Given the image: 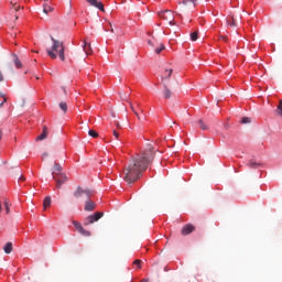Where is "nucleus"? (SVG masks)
Instances as JSON below:
<instances>
[{
	"label": "nucleus",
	"instance_id": "obj_33",
	"mask_svg": "<svg viewBox=\"0 0 282 282\" xmlns=\"http://www.w3.org/2000/svg\"><path fill=\"white\" fill-rule=\"evenodd\" d=\"M112 133H113V137L116 138V140H118V138H120V133H118V131L113 130Z\"/></svg>",
	"mask_w": 282,
	"mask_h": 282
},
{
	"label": "nucleus",
	"instance_id": "obj_7",
	"mask_svg": "<svg viewBox=\"0 0 282 282\" xmlns=\"http://www.w3.org/2000/svg\"><path fill=\"white\" fill-rule=\"evenodd\" d=\"M73 226H75L76 230L79 235H83V237H91V232L86 230L80 223L73 220Z\"/></svg>",
	"mask_w": 282,
	"mask_h": 282
},
{
	"label": "nucleus",
	"instance_id": "obj_26",
	"mask_svg": "<svg viewBox=\"0 0 282 282\" xmlns=\"http://www.w3.org/2000/svg\"><path fill=\"white\" fill-rule=\"evenodd\" d=\"M11 6L13 8V10H15V12H19V10L21 9V7L19 4H17V2L11 0Z\"/></svg>",
	"mask_w": 282,
	"mask_h": 282
},
{
	"label": "nucleus",
	"instance_id": "obj_43",
	"mask_svg": "<svg viewBox=\"0 0 282 282\" xmlns=\"http://www.w3.org/2000/svg\"><path fill=\"white\" fill-rule=\"evenodd\" d=\"M0 98H6V96L1 91H0Z\"/></svg>",
	"mask_w": 282,
	"mask_h": 282
},
{
	"label": "nucleus",
	"instance_id": "obj_2",
	"mask_svg": "<svg viewBox=\"0 0 282 282\" xmlns=\"http://www.w3.org/2000/svg\"><path fill=\"white\" fill-rule=\"evenodd\" d=\"M52 45L51 48L46 50L47 56L53 61L59 58V61H65V43L61 40L51 36Z\"/></svg>",
	"mask_w": 282,
	"mask_h": 282
},
{
	"label": "nucleus",
	"instance_id": "obj_9",
	"mask_svg": "<svg viewBox=\"0 0 282 282\" xmlns=\"http://www.w3.org/2000/svg\"><path fill=\"white\" fill-rule=\"evenodd\" d=\"M89 6H93V8H97L101 12H105V4L102 2H98V0H86Z\"/></svg>",
	"mask_w": 282,
	"mask_h": 282
},
{
	"label": "nucleus",
	"instance_id": "obj_15",
	"mask_svg": "<svg viewBox=\"0 0 282 282\" xmlns=\"http://www.w3.org/2000/svg\"><path fill=\"white\" fill-rule=\"evenodd\" d=\"M247 166H249V169H259V166H261V163H258V162L254 161V160H250V161L247 163Z\"/></svg>",
	"mask_w": 282,
	"mask_h": 282
},
{
	"label": "nucleus",
	"instance_id": "obj_48",
	"mask_svg": "<svg viewBox=\"0 0 282 282\" xmlns=\"http://www.w3.org/2000/svg\"><path fill=\"white\" fill-rule=\"evenodd\" d=\"M110 31L113 32V29H111Z\"/></svg>",
	"mask_w": 282,
	"mask_h": 282
},
{
	"label": "nucleus",
	"instance_id": "obj_21",
	"mask_svg": "<svg viewBox=\"0 0 282 282\" xmlns=\"http://www.w3.org/2000/svg\"><path fill=\"white\" fill-rule=\"evenodd\" d=\"M52 7H50L48 4H44L43 7V12L44 14H50V12H52Z\"/></svg>",
	"mask_w": 282,
	"mask_h": 282
},
{
	"label": "nucleus",
	"instance_id": "obj_3",
	"mask_svg": "<svg viewBox=\"0 0 282 282\" xmlns=\"http://www.w3.org/2000/svg\"><path fill=\"white\" fill-rule=\"evenodd\" d=\"M102 217H105V213L96 212L95 214L88 216L85 219L84 226H90V224H96V221H99L100 219H102Z\"/></svg>",
	"mask_w": 282,
	"mask_h": 282
},
{
	"label": "nucleus",
	"instance_id": "obj_23",
	"mask_svg": "<svg viewBox=\"0 0 282 282\" xmlns=\"http://www.w3.org/2000/svg\"><path fill=\"white\" fill-rule=\"evenodd\" d=\"M199 127L203 131H206L208 129V126H206V123H204V120H198Z\"/></svg>",
	"mask_w": 282,
	"mask_h": 282
},
{
	"label": "nucleus",
	"instance_id": "obj_40",
	"mask_svg": "<svg viewBox=\"0 0 282 282\" xmlns=\"http://www.w3.org/2000/svg\"><path fill=\"white\" fill-rule=\"evenodd\" d=\"M48 155H50V154H48L47 152H44L43 155H42V158L45 159V158H47Z\"/></svg>",
	"mask_w": 282,
	"mask_h": 282
},
{
	"label": "nucleus",
	"instance_id": "obj_24",
	"mask_svg": "<svg viewBox=\"0 0 282 282\" xmlns=\"http://www.w3.org/2000/svg\"><path fill=\"white\" fill-rule=\"evenodd\" d=\"M59 109H62V111H64V113H67V104L62 101L59 104Z\"/></svg>",
	"mask_w": 282,
	"mask_h": 282
},
{
	"label": "nucleus",
	"instance_id": "obj_41",
	"mask_svg": "<svg viewBox=\"0 0 282 282\" xmlns=\"http://www.w3.org/2000/svg\"><path fill=\"white\" fill-rule=\"evenodd\" d=\"M8 99H3V101L0 104V107H3V102H7Z\"/></svg>",
	"mask_w": 282,
	"mask_h": 282
},
{
	"label": "nucleus",
	"instance_id": "obj_28",
	"mask_svg": "<svg viewBox=\"0 0 282 282\" xmlns=\"http://www.w3.org/2000/svg\"><path fill=\"white\" fill-rule=\"evenodd\" d=\"M197 39H198V32L197 31L191 33V41H197Z\"/></svg>",
	"mask_w": 282,
	"mask_h": 282
},
{
	"label": "nucleus",
	"instance_id": "obj_30",
	"mask_svg": "<svg viewBox=\"0 0 282 282\" xmlns=\"http://www.w3.org/2000/svg\"><path fill=\"white\" fill-rule=\"evenodd\" d=\"M131 110L133 111V113L137 116L138 120H142V118H140V115L138 113V110H135L133 108V105L130 104Z\"/></svg>",
	"mask_w": 282,
	"mask_h": 282
},
{
	"label": "nucleus",
	"instance_id": "obj_34",
	"mask_svg": "<svg viewBox=\"0 0 282 282\" xmlns=\"http://www.w3.org/2000/svg\"><path fill=\"white\" fill-rule=\"evenodd\" d=\"M18 182H25V176L20 175V177H19Z\"/></svg>",
	"mask_w": 282,
	"mask_h": 282
},
{
	"label": "nucleus",
	"instance_id": "obj_10",
	"mask_svg": "<svg viewBox=\"0 0 282 282\" xmlns=\"http://www.w3.org/2000/svg\"><path fill=\"white\" fill-rule=\"evenodd\" d=\"M173 74V68H165L161 78L163 83H166V80H169L171 78Z\"/></svg>",
	"mask_w": 282,
	"mask_h": 282
},
{
	"label": "nucleus",
	"instance_id": "obj_1",
	"mask_svg": "<svg viewBox=\"0 0 282 282\" xmlns=\"http://www.w3.org/2000/svg\"><path fill=\"white\" fill-rule=\"evenodd\" d=\"M153 147L149 145L141 154L130 160L127 167L123 169V180L128 184H133L140 180V176L147 169H149V163L153 162Z\"/></svg>",
	"mask_w": 282,
	"mask_h": 282
},
{
	"label": "nucleus",
	"instance_id": "obj_32",
	"mask_svg": "<svg viewBox=\"0 0 282 282\" xmlns=\"http://www.w3.org/2000/svg\"><path fill=\"white\" fill-rule=\"evenodd\" d=\"M134 265H138V268H140V265H142V260H134Z\"/></svg>",
	"mask_w": 282,
	"mask_h": 282
},
{
	"label": "nucleus",
	"instance_id": "obj_31",
	"mask_svg": "<svg viewBox=\"0 0 282 282\" xmlns=\"http://www.w3.org/2000/svg\"><path fill=\"white\" fill-rule=\"evenodd\" d=\"M276 113H278V116H281V118H282V107L281 106L276 107Z\"/></svg>",
	"mask_w": 282,
	"mask_h": 282
},
{
	"label": "nucleus",
	"instance_id": "obj_6",
	"mask_svg": "<svg viewBox=\"0 0 282 282\" xmlns=\"http://www.w3.org/2000/svg\"><path fill=\"white\" fill-rule=\"evenodd\" d=\"M53 180L56 182V188H61L67 182V175L65 173H57L53 175Z\"/></svg>",
	"mask_w": 282,
	"mask_h": 282
},
{
	"label": "nucleus",
	"instance_id": "obj_39",
	"mask_svg": "<svg viewBox=\"0 0 282 282\" xmlns=\"http://www.w3.org/2000/svg\"><path fill=\"white\" fill-rule=\"evenodd\" d=\"M0 83H3V74L0 72Z\"/></svg>",
	"mask_w": 282,
	"mask_h": 282
},
{
	"label": "nucleus",
	"instance_id": "obj_47",
	"mask_svg": "<svg viewBox=\"0 0 282 282\" xmlns=\"http://www.w3.org/2000/svg\"><path fill=\"white\" fill-rule=\"evenodd\" d=\"M64 89V94H67V90H65V88H63Z\"/></svg>",
	"mask_w": 282,
	"mask_h": 282
},
{
	"label": "nucleus",
	"instance_id": "obj_36",
	"mask_svg": "<svg viewBox=\"0 0 282 282\" xmlns=\"http://www.w3.org/2000/svg\"><path fill=\"white\" fill-rule=\"evenodd\" d=\"M121 98H122V100H127V93H123V94L121 95Z\"/></svg>",
	"mask_w": 282,
	"mask_h": 282
},
{
	"label": "nucleus",
	"instance_id": "obj_8",
	"mask_svg": "<svg viewBox=\"0 0 282 282\" xmlns=\"http://www.w3.org/2000/svg\"><path fill=\"white\" fill-rule=\"evenodd\" d=\"M191 232H195V226H193L192 224H187V225L183 226V228L181 230V234L183 235V237L191 235Z\"/></svg>",
	"mask_w": 282,
	"mask_h": 282
},
{
	"label": "nucleus",
	"instance_id": "obj_35",
	"mask_svg": "<svg viewBox=\"0 0 282 282\" xmlns=\"http://www.w3.org/2000/svg\"><path fill=\"white\" fill-rule=\"evenodd\" d=\"M220 41H228V37L224 36V35H220Z\"/></svg>",
	"mask_w": 282,
	"mask_h": 282
},
{
	"label": "nucleus",
	"instance_id": "obj_29",
	"mask_svg": "<svg viewBox=\"0 0 282 282\" xmlns=\"http://www.w3.org/2000/svg\"><path fill=\"white\" fill-rule=\"evenodd\" d=\"M88 135H90V138H98V132H96L95 130H89Z\"/></svg>",
	"mask_w": 282,
	"mask_h": 282
},
{
	"label": "nucleus",
	"instance_id": "obj_27",
	"mask_svg": "<svg viewBox=\"0 0 282 282\" xmlns=\"http://www.w3.org/2000/svg\"><path fill=\"white\" fill-rule=\"evenodd\" d=\"M4 208H6L7 215H10V202L9 200L4 202Z\"/></svg>",
	"mask_w": 282,
	"mask_h": 282
},
{
	"label": "nucleus",
	"instance_id": "obj_38",
	"mask_svg": "<svg viewBox=\"0 0 282 282\" xmlns=\"http://www.w3.org/2000/svg\"><path fill=\"white\" fill-rule=\"evenodd\" d=\"M148 44L151 45L152 47H154L155 45L153 44V41H148Z\"/></svg>",
	"mask_w": 282,
	"mask_h": 282
},
{
	"label": "nucleus",
	"instance_id": "obj_5",
	"mask_svg": "<svg viewBox=\"0 0 282 282\" xmlns=\"http://www.w3.org/2000/svg\"><path fill=\"white\" fill-rule=\"evenodd\" d=\"M160 18L163 19V21H167L170 25H173L175 21V15L173 14V11H162L160 13Z\"/></svg>",
	"mask_w": 282,
	"mask_h": 282
},
{
	"label": "nucleus",
	"instance_id": "obj_18",
	"mask_svg": "<svg viewBox=\"0 0 282 282\" xmlns=\"http://www.w3.org/2000/svg\"><path fill=\"white\" fill-rule=\"evenodd\" d=\"M13 62H14V65L18 69H21V67H23V64L21 63V61L19 59V56L17 55H13Z\"/></svg>",
	"mask_w": 282,
	"mask_h": 282
},
{
	"label": "nucleus",
	"instance_id": "obj_16",
	"mask_svg": "<svg viewBox=\"0 0 282 282\" xmlns=\"http://www.w3.org/2000/svg\"><path fill=\"white\" fill-rule=\"evenodd\" d=\"M3 250L6 254H10L13 250L12 242H7L6 246L3 247Z\"/></svg>",
	"mask_w": 282,
	"mask_h": 282
},
{
	"label": "nucleus",
	"instance_id": "obj_46",
	"mask_svg": "<svg viewBox=\"0 0 282 282\" xmlns=\"http://www.w3.org/2000/svg\"><path fill=\"white\" fill-rule=\"evenodd\" d=\"M141 282H149V280H142Z\"/></svg>",
	"mask_w": 282,
	"mask_h": 282
},
{
	"label": "nucleus",
	"instance_id": "obj_12",
	"mask_svg": "<svg viewBox=\"0 0 282 282\" xmlns=\"http://www.w3.org/2000/svg\"><path fill=\"white\" fill-rule=\"evenodd\" d=\"M95 209H96V203H94L93 200H86L84 210L91 213V210H95Z\"/></svg>",
	"mask_w": 282,
	"mask_h": 282
},
{
	"label": "nucleus",
	"instance_id": "obj_13",
	"mask_svg": "<svg viewBox=\"0 0 282 282\" xmlns=\"http://www.w3.org/2000/svg\"><path fill=\"white\" fill-rule=\"evenodd\" d=\"M46 138H47V126H44L42 133L39 137H36V142L41 140H45Z\"/></svg>",
	"mask_w": 282,
	"mask_h": 282
},
{
	"label": "nucleus",
	"instance_id": "obj_25",
	"mask_svg": "<svg viewBox=\"0 0 282 282\" xmlns=\"http://www.w3.org/2000/svg\"><path fill=\"white\" fill-rule=\"evenodd\" d=\"M250 122H252V120L249 117H243L241 119V124H250Z\"/></svg>",
	"mask_w": 282,
	"mask_h": 282
},
{
	"label": "nucleus",
	"instance_id": "obj_37",
	"mask_svg": "<svg viewBox=\"0 0 282 282\" xmlns=\"http://www.w3.org/2000/svg\"><path fill=\"white\" fill-rule=\"evenodd\" d=\"M188 3H191V1H188V0H184V1H183V4H184V6H188Z\"/></svg>",
	"mask_w": 282,
	"mask_h": 282
},
{
	"label": "nucleus",
	"instance_id": "obj_14",
	"mask_svg": "<svg viewBox=\"0 0 282 282\" xmlns=\"http://www.w3.org/2000/svg\"><path fill=\"white\" fill-rule=\"evenodd\" d=\"M63 172V166H61V163H55L53 167L52 175H58V173Z\"/></svg>",
	"mask_w": 282,
	"mask_h": 282
},
{
	"label": "nucleus",
	"instance_id": "obj_20",
	"mask_svg": "<svg viewBox=\"0 0 282 282\" xmlns=\"http://www.w3.org/2000/svg\"><path fill=\"white\" fill-rule=\"evenodd\" d=\"M227 25H229L230 28H235V25H237V22H235V17H230L227 19Z\"/></svg>",
	"mask_w": 282,
	"mask_h": 282
},
{
	"label": "nucleus",
	"instance_id": "obj_19",
	"mask_svg": "<svg viewBox=\"0 0 282 282\" xmlns=\"http://www.w3.org/2000/svg\"><path fill=\"white\" fill-rule=\"evenodd\" d=\"M43 206H44V209H45V208H50V206H52V197L46 196V197L44 198Z\"/></svg>",
	"mask_w": 282,
	"mask_h": 282
},
{
	"label": "nucleus",
	"instance_id": "obj_17",
	"mask_svg": "<svg viewBox=\"0 0 282 282\" xmlns=\"http://www.w3.org/2000/svg\"><path fill=\"white\" fill-rule=\"evenodd\" d=\"M83 47H84L85 54H87V55L91 54V52H93L91 51V44H88L87 42H84Z\"/></svg>",
	"mask_w": 282,
	"mask_h": 282
},
{
	"label": "nucleus",
	"instance_id": "obj_42",
	"mask_svg": "<svg viewBox=\"0 0 282 282\" xmlns=\"http://www.w3.org/2000/svg\"><path fill=\"white\" fill-rule=\"evenodd\" d=\"M3 138V131L0 130V140Z\"/></svg>",
	"mask_w": 282,
	"mask_h": 282
},
{
	"label": "nucleus",
	"instance_id": "obj_4",
	"mask_svg": "<svg viewBox=\"0 0 282 282\" xmlns=\"http://www.w3.org/2000/svg\"><path fill=\"white\" fill-rule=\"evenodd\" d=\"M91 189H83V187H77L73 195L76 199H83V197L89 199V197H91Z\"/></svg>",
	"mask_w": 282,
	"mask_h": 282
},
{
	"label": "nucleus",
	"instance_id": "obj_44",
	"mask_svg": "<svg viewBox=\"0 0 282 282\" xmlns=\"http://www.w3.org/2000/svg\"><path fill=\"white\" fill-rule=\"evenodd\" d=\"M278 107H282V99L280 100V104L278 105Z\"/></svg>",
	"mask_w": 282,
	"mask_h": 282
},
{
	"label": "nucleus",
	"instance_id": "obj_45",
	"mask_svg": "<svg viewBox=\"0 0 282 282\" xmlns=\"http://www.w3.org/2000/svg\"><path fill=\"white\" fill-rule=\"evenodd\" d=\"M195 1H197V0H191V2L195 6Z\"/></svg>",
	"mask_w": 282,
	"mask_h": 282
},
{
	"label": "nucleus",
	"instance_id": "obj_22",
	"mask_svg": "<svg viewBox=\"0 0 282 282\" xmlns=\"http://www.w3.org/2000/svg\"><path fill=\"white\" fill-rule=\"evenodd\" d=\"M164 50H165L164 44H160V47H156L154 50V52H155V54H162V52H164Z\"/></svg>",
	"mask_w": 282,
	"mask_h": 282
},
{
	"label": "nucleus",
	"instance_id": "obj_11",
	"mask_svg": "<svg viewBox=\"0 0 282 282\" xmlns=\"http://www.w3.org/2000/svg\"><path fill=\"white\" fill-rule=\"evenodd\" d=\"M162 94L166 100L171 99V97L173 96V91H171V89L169 88V85L166 83H164V89H163Z\"/></svg>",
	"mask_w": 282,
	"mask_h": 282
}]
</instances>
